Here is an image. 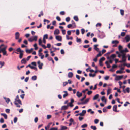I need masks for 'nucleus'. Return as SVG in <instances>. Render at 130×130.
<instances>
[{
	"mask_svg": "<svg viewBox=\"0 0 130 130\" xmlns=\"http://www.w3.org/2000/svg\"><path fill=\"white\" fill-rule=\"evenodd\" d=\"M17 102H18L19 104L21 105H22L21 102L20 100L19 99L18 95H17L16 96V98L15 99V101L14 102V104L16 105L17 107L19 108L20 107H21L20 106L18 105V104Z\"/></svg>",
	"mask_w": 130,
	"mask_h": 130,
	"instance_id": "nucleus-1",
	"label": "nucleus"
},
{
	"mask_svg": "<svg viewBox=\"0 0 130 130\" xmlns=\"http://www.w3.org/2000/svg\"><path fill=\"white\" fill-rule=\"evenodd\" d=\"M120 53L121 54V56L122 57V58L125 59L126 60V54L121 50L120 51Z\"/></svg>",
	"mask_w": 130,
	"mask_h": 130,
	"instance_id": "nucleus-2",
	"label": "nucleus"
},
{
	"mask_svg": "<svg viewBox=\"0 0 130 130\" xmlns=\"http://www.w3.org/2000/svg\"><path fill=\"white\" fill-rule=\"evenodd\" d=\"M119 41H112V44H113L112 45L113 47H117V45L119 43Z\"/></svg>",
	"mask_w": 130,
	"mask_h": 130,
	"instance_id": "nucleus-3",
	"label": "nucleus"
},
{
	"mask_svg": "<svg viewBox=\"0 0 130 130\" xmlns=\"http://www.w3.org/2000/svg\"><path fill=\"white\" fill-rule=\"evenodd\" d=\"M98 31L100 32L98 35V37H99L100 38H102L105 37V36L104 33L100 32V31L99 30Z\"/></svg>",
	"mask_w": 130,
	"mask_h": 130,
	"instance_id": "nucleus-4",
	"label": "nucleus"
},
{
	"mask_svg": "<svg viewBox=\"0 0 130 130\" xmlns=\"http://www.w3.org/2000/svg\"><path fill=\"white\" fill-rule=\"evenodd\" d=\"M123 76H116L115 78V80L116 81H118L121 79L123 77Z\"/></svg>",
	"mask_w": 130,
	"mask_h": 130,
	"instance_id": "nucleus-5",
	"label": "nucleus"
},
{
	"mask_svg": "<svg viewBox=\"0 0 130 130\" xmlns=\"http://www.w3.org/2000/svg\"><path fill=\"white\" fill-rule=\"evenodd\" d=\"M38 64V67L40 69H42V66L43 65V64L42 63H40V61H38L37 62Z\"/></svg>",
	"mask_w": 130,
	"mask_h": 130,
	"instance_id": "nucleus-6",
	"label": "nucleus"
},
{
	"mask_svg": "<svg viewBox=\"0 0 130 130\" xmlns=\"http://www.w3.org/2000/svg\"><path fill=\"white\" fill-rule=\"evenodd\" d=\"M68 106H69V105L68 104L67 106H62L61 108V110H64L67 109L68 108Z\"/></svg>",
	"mask_w": 130,
	"mask_h": 130,
	"instance_id": "nucleus-7",
	"label": "nucleus"
},
{
	"mask_svg": "<svg viewBox=\"0 0 130 130\" xmlns=\"http://www.w3.org/2000/svg\"><path fill=\"white\" fill-rule=\"evenodd\" d=\"M55 38L56 40L58 41H61L62 40V37L60 36H56Z\"/></svg>",
	"mask_w": 130,
	"mask_h": 130,
	"instance_id": "nucleus-8",
	"label": "nucleus"
},
{
	"mask_svg": "<svg viewBox=\"0 0 130 130\" xmlns=\"http://www.w3.org/2000/svg\"><path fill=\"white\" fill-rule=\"evenodd\" d=\"M124 39L125 41L130 40V36L129 35H127L124 38Z\"/></svg>",
	"mask_w": 130,
	"mask_h": 130,
	"instance_id": "nucleus-9",
	"label": "nucleus"
},
{
	"mask_svg": "<svg viewBox=\"0 0 130 130\" xmlns=\"http://www.w3.org/2000/svg\"><path fill=\"white\" fill-rule=\"evenodd\" d=\"M4 99L5 100V101L7 104L10 101V100L9 98H6V97H4Z\"/></svg>",
	"mask_w": 130,
	"mask_h": 130,
	"instance_id": "nucleus-10",
	"label": "nucleus"
},
{
	"mask_svg": "<svg viewBox=\"0 0 130 130\" xmlns=\"http://www.w3.org/2000/svg\"><path fill=\"white\" fill-rule=\"evenodd\" d=\"M33 50V48H31L30 49H27L26 50V52L27 53H30Z\"/></svg>",
	"mask_w": 130,
	"mask_h": 130,
	"instance_id": "nucleus-11",
	"label": "nucleus"
},
{
	"mask_svg": "<svg viewBox=\"0 0 130 130\" xmlns=\"http://www.w3.org/2000/svg\"><path fill=\"white\" fill-rule=\"evenodd\" d=\"M117 106L116 105H114L113 108V110L115 112H117L118 111L117 110Z\"/></svg>",
	"mask_w": 130,
	"mask_h": 130,
	"instance_id": "nucleus-12",
	"label": "nucleus"
},
{
	"mask_svg": "<svg viewBox=\"0 0 130 130\" xmlns=\"http://www.w3.org/2000/svg\"><path fill=\"white\" fill-rule=\"evenodd\" d=\"M60 130H65L67 129V127L65 126L61 125Z\"/></svg>",
	"mask_w": 130,
	"mask_h": 130,
	"instance_id": "nucleus-13",
	"label": "nucleus"
},
{
	"mask_svg": "<svg viewBox=\"0 0 130 130\" xmlns=\"http://www.w3.org/2000/svg\"><path fill=\"white\" fill-rule=\"evenodd\" d=\"M48 38V35L47 34H45L44 35L42 41H46V39Z\"/></svg>",
	"mask_w": 130,
	"mask_h": 130,
	"instance_id": "nucleus-14",
	"label": "nucleus"
},
{
	"mask_svg": "<svg viewBox=\"0 0 130 130\" xmlns=\"http://www.w3.org/2000/svg\"><path fill=\"white\" fill-rule=\"evenodd\" d=\"M98 46V45L96 44L94 45V49L96 51H99V49L97 47Z\"/></svg>",
	"mask_w": 130,
	"mask_h": 130,
	"instance_id": "nucleus-15",
	"label": "nucleus"
},
{
	"mask_svg": "<svg viewBox=\"0 0 130 130\" xmlns=\"http://www.w3.org/2000/svg\"><path fill=\"white\" fill-rule=\"evenodd\" d=\"M15 39L16 40L18 39L19 38L20 34L19 32H17L15 34Z\"/></svg>",
	"mask_w": 130,
	"mask_h": 130,
	"instance_id": "nucleus-16",
	"label": "nucleus"
},
{
	"mask_svg": "<svg viewBox=\"0 0 130 130\" xmlns=\"http://www.w3.org/2000/svg\"><path fill=\"white\" fill-rule=\"evenodd\" d=\"M73 75V74L72 72H69L68 74V76L69 78H71Z\"/></svg>",
	"mask_w": 130,
	"mask_h": 130,
	"instance_id": "nucleus-17",
	"label": "nucleus"
},
{
	"mask_svg": "<svg viewBox=\"0 0 130 130\" xmlns=\"http://www.w3.org/2000/svg\"><path fill=\"white\" fill-rule=\"evenodd\" d=\"M86 111L85 110H83L82 112L80 113V115L81 116H84V115L85 113H86Z\"/></svg>",
	"mask_w": 130,
	"mask_h": 130,
	"instance_id": "nucleus-18",
	"label": "nucleus"
},
{
	"mask_svg": "<svg viewBox=\"0 0 130 130\" xmlns=\"http://www.w3.org/2000/svg\"><path fill=\"white\" fill-rule=\"evenodd\" d=\"M101 100L102 101L104 102L105 103H106V99L105 98V97L104 96L102 97Z\"/></svg>",
	"mask_w": 130,
	"mask_h": 130,
	"instance_id": "nucleus-19",
	"label": "nucleus"
},
{
	"mask_svg": "<svg viewBox=\"0 0 130 130\" xmlns=\"http://www.w3.org/2000/svg\"><path fill=\"white\" fill-rule=\"evenodd\" d=\"M71 23H72V25L73 26V28H75L76 26V24L75 23V22L73 20H72L71 21Z\"/></svg>",
	"mask_w": 130,
	"mask_h": 130,
	"instance_id": "nucleus-20",
	"label": "nucleus"
},
{
	"mask_svg": "<svg viewBox=\"0 0 130 130\" xmlns=\"http://www.w3.org/2000/svg\"><path fill=\"white\" fill-rule=\"evenodd\" d=\"M76 94L77 96L78 97H80L82 95V93H80L79 91H78L77 92Z\"/></svg>",
	"mask_w": 130,
	"mask_h": 130,
	"instance_id": "nucleus-21",
	"label": "nucleus"
},
{
	"mask_svg": "<svg viewBox=\"0 0 130 130\" xmlns=\"http://www.w3.org/2000/svg\"><path fill=\"white\" fill-rule=\"evenodd\" d=\"M26 60L25 58H23L21 61L22 64H25L26 62Z\"/></svg>",
	"mask_w": 130,
	"mask_h": 130,
	"instance_id": "nucleus-22",
	"label": "nucleus"
},
{
	"mask_svg": "<svg viewBox=\"0 0 130 130\" xmlns=\"http://www.w3.org/2000/svg\"><path fill=\"white\" fill-rule=\"evenodd\" d=\"M59 33V30L58 29L55 30L54 32V34H58Z\"/></svg>",
	"mask_w": 130,
	"mask_h": 130,
	"instance_id": "nucleus-23",
	"label": "nucleus"
},
{
	"mask_svg": "<svg viewBox=\"0 0 130 130\" xmlns=\"http://www.w3.org/2000/svg\"><path fill=\"white\" fill-rule=\"evenodd\" d=\"M31 79L33 81L36 80L37 79V76L36 75H34L32 77Z\"/></svg>",
	"mask_w": 130,
	"mask_h": 130,
	"instance_id": "nucleus-24",
	"label": "nucleus"
},
{
	"mask_svg": "<svg viewBox=\"0 0 130 130\" xmlns=\"http://www.w3.org/2000/svg\"><path fill=\"white\" fill-rule=\"evenodd\" d=\"M16 51L18 52H19L20 53L23 52V50H21L20 48H17L16 50Z\"/></svg>",
	"mask_w": 130,
	"mask_h": 130,
	"instance_id": "nucleus-25",
	"label": "nucleus"
},
{
	"mask_svg": "<svg viewBox=\"0 0 130 130\" xmlns=\"http://www.w3.org/2000/svg\"><path fill=\"white\" fill-rule=\"evenodd\" d=\"M89 98H87L86 99L85 101L83 102V104H87L88 102L89 101Z\"/></svg>",
	"mask_w": 130,
	"mask_h": 130,
	"instance_id": "nucleus-26",
	"label": "nucleus"
},
{
	"mask_svg": "<svg viewBox=\"0 0 130 130\" xmlns=\"http://www.w3.org/2000/svg\"><path fill=\"white\" fill-rule=\"evenodd\" d=\"M73 19L76 21H79V19L78 16H75L73 17Z\"/></svg>",
	"mask_w": 130,
	"mask_h": 130,
	"instance_id": "nucleus-27",
	"label": "nucleus"
},
{
	"mask_svg": "<svg viewBox=\"0 0 130 130\" xmlns=\"http://www.w3.org/2000/svg\"><path fill=\"white\" fill-rule=\"evenodd\" d=\"M1 115L3 116L5 119H7V116L6 114L2 113L1 114Z\"/></svg>",
	"mask_w": 130,
	"mask_h": 130,
	"instance_id": "nucleus-28",
	"label": "nucleus"
},
{
	"mask_svg": "<svg viewBox=\"0 0 130 130\" xmlns=\"http://www.w3.org/2000/svg\"><path fill=\"white\" fill-rule=\"evenodd\" d=\"M126 61V60L125 59H123L122 58L121 60L119 61H118L119 62L121 63L122 62H125Z\"/></svg>",
	"mask_w": 130,
	"mask_h": 130,
	"instance_id": "nucleus-29",
	"label": "nucleus"
},
{
	"mask_svg": "<svg viewBox=\"0 0 130 130\" xmlns=\"http://www.w3.org/2000/svg\"><path fill=\"white\" fill-rule=\"evenodd\" d=\"M125 72V71L123 72V71H121L120 70H117V71H116V73L117 74L119 73V74H121L124 73Z\"/></svg>",
	"mask_w": 130,
	"mask_h": 130,
	"instance_id": "nucleus-30",
	"label": "nucleus"
},
{
	"mask_svg": "<svg viewBox=\"0 0 130 130\" xmlns=\"http://www.w3.org/2000/svg\"><path fill=\"white\" fill-rule=\"evenodd\" d=\"M105 58L104 57H102L99 60V62H100V63L101 62H102V61H103L104 60H105Z\"/></svg>",
	"mask_w": 130,
	"mask_h": 130,
	"instance_id": "nucleus-31",
	"label": "nucleus"
},
{
	"mask_svg": "<svg viewBox=\"0 0 130 130\" xmlns=\"http://www.w3.org/2000/svg\"><path fill=\"white\" fill-rule=\"evenodd\" d=\"M99 96V95L98 94L96 95L93 98V100H95L97 99L98 98Z\"/></svg>",
	"mask_w": 130,
	"mask_h": 130,
	"instance_id": "nucleus-32",
	"label": "nucleus"
},
{
	"mask_svg": "<svg viewBox=\"0 0 130 130\" xmlns=\"http://www.w3.org/2000/svg\"><path fill=\"white\" fill-rule=\"evenodd\" d=\"M90 128L93 130H96L97 128L95 126H91Z\"/></svg>",
	"mask_w": 130,
	"mask_h": 130,
	"instance_id": "nucleus-33",
	"label": "nucleus"
},
{
	"mask_svg": "<svg viewBox=\"0 0 130 130\" xmlns=\"http://www.w3.org/2000/svg\"><path fill=\"white\" fill-rule=\"evenodd\" d=\"M87 125L86 124H85L81 126V127L82 128H85L87 127Z\"/></svg>",
	"mask_w": 130,
	"mask_h": 130,
	"instance_id": "nucleus-34",
	"label": "nucleus"
},
{
	"mask_svg": "<svg viewBox=\"0 0 130 130\" xmlns=\"http://www.w3.org/2000/svg\"><path fill=\"white\" fill-rule=\"evenodd\" d=\"M98 52L99 53L96 55V56L98 57L101 56L102 54L101 53V52L100 51H99Z\"/></svg>",
	"mask_w": 130,
	"mask_h": 130,
	"instance_id": "nucleus-35",
	"label": "nucleus"
},
{
	"mask_svg": "<svg viewBox=\"0 0 130 130\" xmlns=\"http://www.w3.org/2000/svg\"><path fill=\"white\" fill-rule=\"evenodd\" d=\"M32 40L33 41H36L37 38V37L36 36H33L32 37Z\"/></svg>",
	"mask_w": 130,
	"mask_h": 130,
	"instance_id": "nucleus-36",
	"label": "nucleus"
},
{
	"mask_svg": "<svg viewBox=\"0 0 130 130\" xmlns=\"http://www.w3.org/2000/svg\"><path fill=\"white\" fill-rule=\"evenodd\" d=\"M116 57V55L115 54H113L111 55L110 56V57L111 58L113 59L114 58H115Z\"/></svg>",
	"mask_w": 130,
	"mask_h": 130,
	"instance_id": "nucleus-37",
	"label": "nucleus"
},
{
	"mask_svg": "<svg viewBox=\"0 0 130 130\" xmlns=\"http://www.w3.org/2000/svg\"><path fill=\"white\" fill-rule=\"evenodd\" d=\"M107 111V108L106 107H104L103 109V111L104 112H106Z\"/></svg>",
	"mask_w": 130,
	"mask_h": 130,
	"instance_id": "nucleus-38",
	"label": "nucleus"
},
{
	"mask_svg": "<svg viewBox=\"0 0 130 130\" xmlns=\"http://www.w3.org/2000/svg\"><path fill=\"white\" fill-rule=\"evenodd\" d=\"M121 50L124 52L126 53L127 52L129 51L126 48H125V49H124Z\"/></svg>",
	"mask_w": 130,
	"mask_h": 130,
	"instance_id": "nucleus-39",
	"label": "nucleus"
},
{
	"mask_svg": "<svg viewBox=\"0 0 130 130\" xmlns=\"http://www.w3.org/2000/svg\"><path fill=\"white\" fill-rule=\"evenodd\" d=\"M124 11L123 10H122V9H121V10H120V13H121V15H122V16H123L124 15Z\"/></svg>",
	"mask_w": 130,
	"mask_h": 130,
	"instance_id": "nucleus-40",
	"label": "nucleus"
},
{
	"mask_svg": "<svg viewBox=\"0 0 130 130\" xmlns=\"http://www.w3.org/2000/svg\"><path fill=\"white\" fill-rule=\"evenodd\" d=\"M111 89L110 88H109L107 91V95H108L111 92Z\"/></svg>",
	"mask_w": 130,
	"mask_h": 130,
	"instance_id": "nucleus-41",
	"label": "nucleus"
},
{
	"mask_svg": "<svg viewBox=\"0 0 130 130\" xmlns=\"http://www.w3.org/2000/svg\"><path fill=\"white\" fill-rule=\"evenodd\" d=\"M23 55V52L20 53V55L19 56V57L20 59H21L22 58Z\"/></svg>",
	"mask_w": 130,
	"mask_h": 130,
	"instance_id": "nucleus-42",
	"label": "nucleus"
},
{
	"mask_svg": "<svg viewBox=\"0 0 130 130\" xmlns=\"http://www.w3.org/2000/svg\"><path fill=\"white\" fill-rule=\"evenodd\" d=\"M33 46L34 47V49L35 50H37L38 48V47L37 46V44L36 43Z\"/></svg>",
	"mask_w": 130,
	"mask_h": 130,
	"instance_id": "nucleus-43",
	"label": "nucleus"
},
{
	"mask_svg": "<svg viewBox=\"0 0 130 130\" xmlns=\"http://www.w3.org/2000/svg\"><path fill=\"white\" fill-rule=\"evenodd\" d=\"M70 18L69 17H68L66 18V20L67 22H69L70 20Z\"/></svg>",
	"mask_w": 130,
	"mask_h": 130,
	"instance_id": "nucleus-44",
	"label": "nucleus"
},
{
	"mask_svg": "<svg viewBox=\"0 0 130 130\" xmlns=\"http://www.w3.org/2000/svg\"><path fill=\"white\" fill-rule=\"evenodd\" d=\"M4 62H1L0 61V65H1V66L0 67L1 68L4 66Z\"/></svg>",
	"mask_w": 130,
	"mask_h": 130,
	"instance_id": "nucleus-45",
	"label": "nucleus"
},
{
	"mask_svg": "<svg viewBox=\"0 0 130 130\" xmlns=\"http://www.w3.org/2000/svg\"><path fill=\"white\" fill-rule=\"evenodd\" d=\"M3 54V55H6V56H7L8 55V54H6L7 52L6 51H2Z\"/></svg>",
	"mask_w": 130,
	"mask_h": 130,
	"instance_id": "nucleus-46",
	"label": "nucleus"
},
{
	"mask_svg": "<svg viewBox=\"0 0 130 130\" xmlns=\"http://www.w3.org/2000/svg\"><path fill=\"white\" fill-rule=\"evenodd\" d=\"M130 88L129 87H127L125 89L126 91L128 93H129L130 92Z\"/></svg>",
	"mask_w": 130,
	"mask_h": 130,
	"instance_id": "nucleus-47",
	"label": "nucleus"
},
{
	"mask_svg": "<svg viewBox=\"0 0 130 130\" xmlns=\"http://www.w3.org/2000/svg\"><path fill=\"white\" fill-rule=\"evenodd\" d=\"M31 69H34L36 71L37 70V68L36 67L32 66H31Z\"/></svg>",
	"mask_w": 130,
	"mask_h": 130,
	"instance_id": "nucleus-48",
	"label": "nucleus"
},
{
	"mask_svg": "<svg viewBox=\"0 0 130 130\" xmlns=\"http://www.w3.org/2000/svg\"><path fill=\"white\" fill-rule=\"evenodd\" d=\"M44 15V14L43 13V12L42 11H41L40 12V14H39L38 15V17H40L41 16H43Z\"/></svg>",
	"mask_w": 130,
	"mask_h": 130,
	"instance_id": "nucleus-49",
	"label": "nucleus"
},
{
	"mask_svg": "<svg viewBox=\"0 0 130 130\" xmlns=\"http://www.w3.org/2000/svg\"><path fill=\"white\" fill-rule=\"evenodd\" d=\"M10 110L8 109H7L5 110L6 112L7 113H10Z\"/></svg>",
	"mask_w": 130,
	"mask_h": 130,
	"instance_id": "nucleus-50",
	"label": "nucleus"
},
{
	"mask_svg": "<svg viewBox=\"0 0 130 130\" xmlns=\"http://www.w3.org/2000/svg\"><path fill=\"white\" fill-rule=\"evenodd\" d=\"M99 121V120L98 119H96L94 120V122L96 124H97Z\"/></svg>",
	"mask_w": 130,
	"mask_h": 130,
	"instance_id": "nucleus-51",
	"label": "nucleus"
},
{
	"mask_svg": "<svg viewBox=\"0 0 130 130\" xmlns=\"http://www.w3.org/2000/svg\"><path fill=\"white\" fill-rule=\"evenodd\" d=\"M7 46H6L4 47V48H2L1 49V51H6V49L7 48Z\"/></svg>",
	"mask_w": 130,
	"mask_h": 130,
	"instance_id": "nucleus-52",
	"label": "nucleus"
},
{
	"mask_svg": "<svg viewBox=\"0 0 130 130\" xmlns=\"http://www.w3.org/2000/svg\"><path fill=\"white\" fill-rule=\"evenodd\" d=\"M80 33V32L79 30L78 29H77L76 30V34L77 35H78Z\"/></svg>",
	"mask_w": 130,
	"mask_h": 130,
	"instance_id": "nucleus-53",
	"label": "nucleus"
},
{
	"mask_svg": "<svg viewBox=\"0 0 130 130\" xmlns=\"http://www.w3.org/2000/svg\"><path fill=\"white\" fill-rule=\"evenodd\" d=\"M61 53L62 54H64L65 53L64 52L63 49H62L61 50Z\"/></svg>",
	"mask_w": 130,
	"mask_h": 130,
	"instance_id": "nucleus-54",
	"label": "nucleus"
},
{
	"mask_svg": "<svg viewBox=\"0 0 130 130\" xmlns=\"http://www.w3.org/2000/svg\"><path fill=\"white\" fill-rule=\"evenodd\" d=\"M68 83L67 82H65L63 83V86H66Z\"/></svg>",
	"mask_w": 130,
	"mask_h": 130,
	"instance_id": "nucleus-55",
	"label": "nucleus"
},
{
	"mask_svg": "<svg viewBox=\"0 0 130 130\" xmlns=\"http://www.w3.org/2000/svg\"><path fill=\"white\" fill-rule=\"evenodd\" d=\"M81 32L82 34H84L85 32V30L84 29H81Z\"/></svg>",
	"mask_w": 130,
	"mask_h": 130,
	"instance_id": "nucleus-56",
	"label": "nucleus"
},
{
	"mask_svg": "<svg viewBox=\"0 0 130 130\" xmlns=\"http://www.w3.org/2000/svg\"><path fill=\"white\" fill-rule=\"evenodd\" d=\"M60 14L61 15H64L65 14V12L63 11H62L60 12Z\"/></svg>",
	"mask_w": 130,
	"mask_h": 130,
	"instance_id": "nucleus-57",
	"label": "nucleus"
},
{
	"mask_svg": "<svg viewBox=\"0 0 130 130\" xmlns=\"http://www.w3.org/2000/svg\"><path fill=\"white\" fill-rule=\"evenodd\" d=\"M50 130H57L58 128H57L53 127L51 128L50 129Z\"/></svg>",
	"mask_w": 130,
	"mask_h": 130,
	"instance_id": "nucleus-58",
	"label": "nucleus"
},
{
	"mask_svg": "<svg viewBox=\"0 0 130 130\" xmlns=\"http://www.w3.org/2000/svg\"><path fill=\"white\" fill-rule=\"evenodd\" d=\"M125 35V33L123 32H121V35L122 37L124 36Z\"/></svg>",
	"mask_w": 130,
	"mask_h": 130,
	"instance_id": "nucleus-59",
	"label": "nucleus"
},
{
	"mask_svg": "<svg viewBox=\"0 0 130 130\" xmlns=\"http://www.w3.org/2000/svg\"><path fill=\"white\" fill-rule=\"evenodd\" d=\"M56 19L57 20L59 21H60L61 20V19L60 18L59 16H57L56 17Z\"/></svg>",
	"mask_w": 130,
	"mask_h": 130,
	"instance_id": "nucleus-60",
	"label": "nucleus"
},
{
	"mask_svg": "<svg viewBox=\"0 0 130 130\" xmlns=\"http://www.w3.org/2000/svg\"><path fill=\"white\" fill-rule=\"evenodd\" d=\"M17 120V118L15 117L14 118V123H16Z\"/></svg>",
	"mask_w": 130,
	"mask_h": 130,
	"instance_id": "nucleus-61",
	"label": "nucleus"
},
{
	"mask_svg": "<svg viewBox=\"0 0 130 130\" xmlns=\"http://www.w3.org/2000/svg\"><path fill=\"white\" fill-rule=\"evenodd\" d=\"M38 118L37 117H36L34 119V121L35 123H37L38 121Z\"/></svg>",
	"mask_w": 130,
	"mask_h": 130,
	"instance_id": "nucleus-62",
	"label": "nucleus"
},
{
	"mask_svg": "<svg viewBox=\"0 0 130 130\" xmlns=\"http://www.w3.org/2000/svg\"><path fill=\"white\" fill-rule=\"evenodd\" d=\"M72 24H70L68 25L67 27L68 28H70L72 27Z\"/></svg>",
	"mask_w": 130,
	"mask_h": 130,
	"instance_id": "nucleus-63",
	"label": "nucleus"
},
{
	"mask_svg": "<svg viewBox=\"0 0 130 130\" xmlns=\"http://www.w3.org/2000/svg\"><path fill=\"white\" fill-rule=\"evenodd\" d=\"M4 120L3 118H2L0 119V122L1 123H3L4 122Z\"/></svg>",
	"mask_w": 130,
	"mask_h": 130,
	"instance_id": "nucleus-64",
	"label": "nucleus"
}]
</instances>
